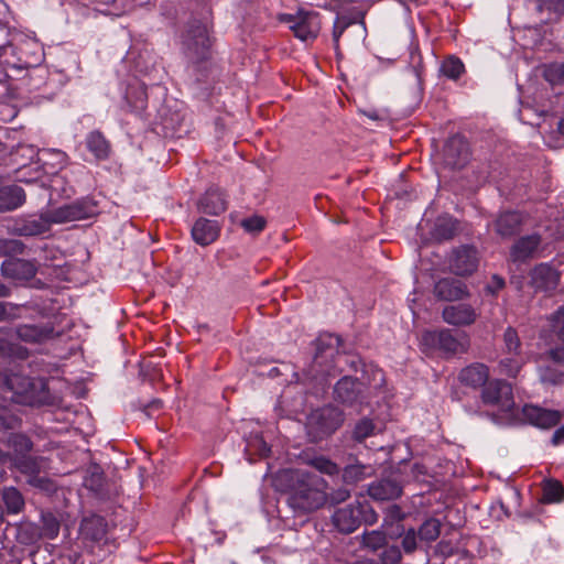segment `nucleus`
<instances>
[{
	"label": "nucleus",
	"instance_id": "1",
	"mask_svg": "<svg viewBox=\"0 0 564 564\" xmlns=\"http://www.w3.org/2000/svg\"><path fill=\"white\" fill-rule=\"evenodd\" d=\"M278 481L284 487L288 506L295 514L314 512L327 502V481L313 471L289 469L282 471Z\"/></svg>",
	"mask_w": 564,
	"mask_h": 564
},
{
	"label": "nucleus",
	"instance_id": "2",
	"mask_svg": "<svg viewBox=\"0 0 564 564\" xmlns=\"http://www.w3.org/2000/svg\"><path fill=\"white\" fill-rule=\"evenodd\" d=\"M2 443H6L8 451L2 452V465L9 464V468L24 475L26 482L40 490L51 492L54 490V482L41 473L45 468L46 458L40 455H32L33 442L23 433H9L2 435Z\"/></svg>",
	"mask_w": 564,
	"mask_h": 564
},
{
	"label": "nucleus",
	"instance_id": "3",
	"mask_svg": "<svg viewBox=\"0 0 564 564\" xmlns=\"http://www.w3.org/2000/svg\"><path fill=\"white\" fill-rule=\"evenodd\" d=\"M6 36L2 39V64L40 66L44 59L41 43L26 33L14 28L4 26Z\"/></svg>",
	"mask_w": 564,
	"mask_h": 564
},
{
	"label": "nucleus",
	"instance_id": "4",
	"mask_svg": "<svg viewBox=\"0 0 564 564\" xmlns=\"http://www.w3.org/2000/svg\"><path fill=\"white\" fill-rule=\"evenodd\" d=\"M378 521V513L371 503L362 498L356 499L343 507L335 509L332 514V523L336 530L344 534H350L361 525H372Z\"/></svg>",
	"mask_w": 564,
	"mask_h": 564
},
{
	"label": "nucleus",
	"instance_id": "5",
	"mask_svg": "<svg viewBox=\"0 0 564 564\" xmlns=\"http://www.w3.org/2000/svg\"><path fill=\"white\" fill-rule=\"evenodd\" d=\"M341 338L333 334L321 335L316 339V352L311 366L313 377L319 380L323 391L328 386L327 378L335 375V358L339 357L338 349Z\"/></svg>",
	"mask_w": 564,
	"mask_h": 564
},
{
	"label": "nucleus",
	"instance_id": "6",
	"mask_svg": "<svg viewBox=\"0 0 564 564\" xmlns=\"http://www.w3.org/2000/svg\"><path fill=\"white\" fill-rule=\"evenodd\" d=\"M345 422V413L334 404L315 409L307 416V433L318 442L333 435Z\"/></svg>",
	"mask_w": 564,
	"mask_h": 564
},
{
	"label": "nucleus",
	"instance_id": "7",
	"mask_svg": "<svg viewBox=\"0 0 564 564\" xmlns=\"http://www.w3.org/2000/svg\"><path fill=\"white\" fill-rule=\"evenodd\" d=\"M421 346L424 352H438L445 358L467 351L468 344L462 343L453 329L441 328L425 330L421 336Z\"/></svg>",
	"mask_w": 564,
	"mask_h": 564
},
{
	"label": "nucleus",
	"instance_id": "8",
	"mask_svg": "<svg viewBox=\"0 0 564 564\" xmlns=\"http://www.w3.org/2000/svg\"><path fill=\"white\" fill-rule=\"evenodd\" d=\"M182 44L186 56L194 63L207 61L210 56L208 29L200 21L193 20L187 24Z\"/></svg>",
	"mask_w": 564,
	"mask_h": 564
},
{
	"label": "nucleus",
	"instance_id": "9",
	"mask_svg": "<svg viewBox=\"0 0 564 564\" xmlns=\"http://www.w3.org/2000/svg\"><path fill=\"white\" fill-rule=\"evenodd\" d=\"M99 213L98 202L91 196L78 198L69 204L62 205L51 210V220L54 224H63L75 220L88 219Z\"/></svg>",
	"mask_w": 564,
	"mask_h": 564
},
{
	"label": "nucleus",
	"instance_id": "10",
	"mask_svg": "<svg viewBox=\"0 0 564 564\" xmlns=\"http://www.w3.org/2000/svg\"><path fill=\"white\" fill-rule=\"evenodd\" d=\"M280 20L289 24L294 36L301 41H313L321 31V14L316 11L300 10L296 14H282Z\"/></svg>",
	"mask_w": 564,
	"mask_h": 564
},
{
	"label": "nucleus",
	"instance_id": "11",
	"mask_svg": "<svg viewBox=\"0 0 564 564\" xmlns=\"http://www.w3.org/2000/svg\"><path fill=\"white\" fill-rule=\"evenodd\" d=\"M39 155V151L32 144L18 142L8 145L2 142V166L9 169L13 175L28 169V165Z\"/></svg>",
	"mask_w": 564,
	"mask_h": 564
},
{
	"label": "nucleus",
	"instance_id": "12",
	"mask_svg": "<svg viewBox=\"0 0 564 564\" xmlns=\"http://www.w3.org/2000/svg\"><path fill=\"white\" fill-rule=\"evenodd\" d=\"M79 534L84 541L98 546H117L115 540L108 538V522L99 514L93 513L84 517L80 521Z\"/></svg>",
	"mask_w": 564,
	"mask_h": 564
},
{
	"label": "nucleus",
	"instance_id": "13",
	"mask_svg": "<svg viewBox=\"0 0 564 564\" xmlns=\"http://www.w3.org/2000/svg\"><path fill=\"white\" fill-rule=\"evenodd\" d=\"M481 400L487 405H497L502 411L514 406L512 387L505 380L488 381L481 390Z\"/></svg>",
	"mask_w": 564,
	"mask_h": 564
},
{
	"label": "nucleus",
	"instance_id": "14",
	"mask_svg": "<svg viewBox=\"0 0 564 564\" xmlns=\"http://www.w3.org/2000/svg\"><path fill=\"white\" fill-rule=\"evenodd\" d=\"M51 224V212L45 216L29 219H10L2 218V227L12 231L18 236H41L50 231Z\"/></svg>",
	"mask_w": 564,
	"mask_h": 564
},
{
	"label": "nucleus",
	"instance_id": "15",
	"mask_svg": "<svg viewBox=\"0 0 564 564\" xmlns=\"http://www.w3.org/2000/svg\"><path fill=\"white\" fill-rule=\"evenodd\" d=\"M470 149L467 139L462 134L449 137L443 147V159L452 169H463L469 161Z\"/></svg>",
	"mask_w": 564,
	"mask_h": 564
},
{
	"label": "nucleus",
	"instance_id": "16",
	"mask_svg": "<svg viewBox=\"0 0 564 564\" xmlns=\"http://www.w3.org/2000/svg\"><path fill=\"white\" fill-rule=\"evenodd\" d=\"M403 492V481L399 473L382 477L368 487V495L377 501L394 500Z\"/></svg>",
	"mask_w": 564,
	"mask_h": 564
},
{
	"label": "nucleus",
	"instance_id": "17",
	"mask_svg": "<svg viewBox=\"0 0 564 564\" xmlns=\"http://www.w3.org/2000/svg\"><path fill=\"white\" fill-rule=\"evenodd\" d=\"M480 316L479 308L468 303L446 305L442 310L443 321L455 327L471 326Z\"/></svg>",
	"mask_w": 564,
	"mask_h": 564
},
{
	"label": "nucleus",
	"instance_id": "18",
	"mask_svg": "<svg viewBox=\"0 0 564 564\" xmlns=\"http://www.w3.org/2000/svg\"><path fill=\"white\" fill-rule=\"evenodd\" d=\"M479 254L477 249H453L448 258V269L459 276H468L477 271Z\"/></svg>",
	"mask_w": 564,
	"mask_h": 564
},
{
	"label": "nucleus",
	"instance_id": "19",
	"mask_svg": "<svg viewBox=\"0 0 564 564\" xmlns=\"http://www.w3.org/2000/svg\"><path fill=\"white\" fill-rule=\"evenodd\" d=\"M522 415L528 423L542 430L555 427L563 417L558 410L545 409L534 404H525L522 409Z\"/></svg>",
	"mask_w": 564,
	"mask_h": 564
},
{
	"label": "nucleus",
	"instance_id": "20",
	"mask_svg": "<svg viewBox=\"0 0 564 564\" xmlns=\"http://www.w3.org/2000/svg\"><path fill=\"white\" fill-rule=\"evenodd\" d=\"M333 398L343 405L352 406L361 402L362 384L356 378L344 376L334 386Z\"/></svg>",
	"mask_w": 564,
	"mask_h": 564
},
{
	"label": "nucleus",
	"instance_id": "21",
	"mask_svg": "<svg viewBox=\"0 0 564 564\" xmlns=\"http://www.w3.org/2000/svg\"><path fill=\"white\" fill-rule=\"evenodd\" d=\"M433 294L438 301H462L470 295L465 282L455 278H442L433 288Z\"/></svg>",
	"mask_w": 564,
	"mask_h": 564
},
{
	"label": "nucleus",
	"instance_id": "22",
	"mask_svg": "<svg viewBox=\"0 0 564 564\" xmlns=\"http://www.w3.org/2000/svg\"><path fill=\"white\" fill-rule=\"evenodd\" d=\"M31 66L2 64V86H6V94L11 99L22 97L23 85Z\"/></svg>",
	"mask_w": 564,
	"mask_h": 564
},
{
	"label": "nucleus",
	"instance_id": "23",
	"mask_svg": "<svg viewBox=\"0 0 564 564\" xmlns=\"http://www.w3.org/2000/svg\"><path fill=\"white\" fill-rule=\"evenodd\" d=\"M460 231V223L449 214H443L433 221L429 235L430 240L443 243L452 240Z\"/></svg>",
	"mask_w": 564,
	"mask_h": 564
},
{
	"label": "nucleus",
	"instance_id": "24",
	"mask_svg": "<svg viewBox=\"0 0 564 564\" xmlns=\"http://www.w3.org/2000/svg\"><path fill=\"white\" fill-rule=\"evenodd\" d=\"M197 210L202 214L218 216L226 212L228 202L218 187H209L197 200Z\"/></svg>",
	"mask_w": 564,
	"mask_h": 564
},
{
	"label": "nucleus",
	"instance_id": "25",
	"mask_svg": "<svg viewBox=\"0 0 564 564\" xmlns=\"http://www.w3.org/2000/svg\"><path fill=\"white\" fill-rule=\"evenodd\" d=\"M36 274V267L32 261L10 258L2 261V276L10 278L17 282H26Z\"/></svg>",
	"mask_w": 564,
	"mask_h": 564
},
{
	"label": "nucleus",
	"instance_id": "26",
	"mask_svg": "<svg viewBox=\"0 0 564 564\" xmlns=\"http://www.w3.org/2000/svg\"><path fill=\"white\" fill-rule=\"evenodd\" d=\"M29 392L26 391L22 398H19L21 404L40 406L54 404L55 398L48 389L47 380L45 378H33Z\"/></svg>",
	"mask_w": 564,
	"mask_h": 564
},
{
	"label": "nucleus",
	"instance_id": "27",
	"mask_svg": "<svg viewBox=\"0 0 564 564\" xmlns=\"http://www.w3.org/2000/svg\"><path fill=\"white\" fill-rule=\"evenodd\" d=\"M524 219L519 210L501 212L495 220V230L502 238H511L521 231Z\"/></svg>",
	"mask_w": 564,
	"mask_h": 564
},
{
	"label": "nucleus",
	"instance_id": "28",
	"mask_svg": "<svg viewBox=\"0 0 564 564\" xmlns=\"http://www.w3.org/2000/svg\"><path fill=\"white\" fill-rule=\"evenodd\" d=\"M458 380L471 389H484L489 381V368L482 362H473L459 371Z\"/></svg>",
	"mask_w": 564,
	"mask_h": 564
},
{
	"label": "nucleus",
	"instance_id": "29",
	"mask_svg": "<svg viewBox=\"0 0 564 564\" xmlns=\"http://www.w3.org/2000/svg\"><path fill=\"white\" fill-rule=\"evenodd\" d=\"M15 334L21 340L33 344H40L56 336L52 323L19 325L15 328Z\"/></svg>",
	"mask_w": 564,
	"mask_h": 564
},
{
	"label": "nucleus",
	"instance_id": "30",
	"mask_svg": "<svg viewBox=\"0 0 564 564\" xmlns=\"http://www.w3.org/2000/svg\"><path fill=\"white\" fill-rule=\"evenodd\" d=\"M219 234V223L204 217L198 218L192 227V237L194 241L203 247L215 242Z\"/></svg>",
	"mask_w": 564,
	"mask_h": 564
},
{
	"label": "nucleus",
	"instance_id": "31",
	"mask_svg": "<svg viewBox=\"0 0 564 564\" xmlns=\"http://www.w3.org/2000/svg\"><path fill=\"white\" fill-rule=\"evenodd\" d=\"M531 285L536 291H552L556 289L560 275L549 264L541 263L531 271Z\"/></svg>",
	"mask_w": 564,
	"mask_h": 564
},
{
	"label": "nucleus",
	"instance_id": "32",
	"mask_svg": "<svg viewBox=\"0 0 564 564\" xmlns=\"http://www.w3.org/2000/svg\"><path fill=\"white\" fill-rule=\"evenodd\" d=\"M124 99L129 111L141 113L148 106V94L144 84H130L127 87Z\"/></svg>",
	"mask_w": 564,
	"mask_h": 564
},
{
	"label": "nucleus",
	"instance_id": "33",
	"mask_svg": "<svg viewBox=\"0 0 564 564\" xmlns=\"http://www.w3.org/2000/svg\"><path fill=\"white\" fill-rule=\"evenodd\" d=\"M85 144L87 150L98 161L107 160L110 155V142L99 130H94L89 132L86 135Z\"/></svg>",
	"mask_w": 564,
	"mask_h": 564
},
{
	"label": "nucleus",
	"instance_id": "34",
	"mask_svg": "<svg viewBox=\"0 0 564 564\" xmlns=\"http://www.w3.org/2000/svg\"><path fill=\"white\" fill-rule=\"evenodd\" d=\"M32 377L12 375L4 376L2 373V390L8 389L13 393L12 400L17 403L19 402V398H22L25 392H29L32 384Z\"/></svg>",
	"mask_w": 564,
	"mask_h": 564
},
{
	"label": "nucleus",
	"instance_id": "35",
	"mask_svg": "<svg viewBox=\"0 0 564 564\" xmlns=\"http://www.w3.org/2000/svg\"><path fill=\"white\" fill-rule=\"evenodd\" d=\"M26 199L24 189L17 185H2V212L21 207Z\"/></svg>",
	"mask_w": 564,
	"mask_h": 564
},
{
	"label": "nucleus",
	"instance_id": "36",
	"mask_svg": "<svg viewBox=\"0 0 564 564\" xmlns=\"http://www.w3.org/2000/svg\"><path fill=\"white\" fill-rule=\"evenodd\" d=\"M542 503L553 505L564 501V486L555 478H547L542 481Z\"/></svg>",
	"mask_w": 564,
	"mask_h": 564
},
{
	"label": "nucleus",
	"instance_id": "37",
	"mask_svg": "<svg viewBox=\"0 0 564 564\" xmlns=\"http://www.w3.org/2000/svg\"><path fill=\"white\" fill-rule=\"evenodd\" d=\"M46 76L47 70L45 68L39 66L30 67L29 75H26L24 82L20 83L23 85L22 97H20V99H25L28 98V94L40 90L45 84Z\"/></svg>",
	"mask_w": 564,
	"mask_h": 564
},
{
	"label": "nucleus",
	"instance_id": "38",
	"mask_svg": "<svg viewBox=\"0 0 564 564\" xmlns=\"http://www.w3.org/2000/svg\"><path fill=\"white\" fill-rule=\"evenodd\" d=\"M43 159H39V161L30 163L28 165V169H25L23 172L19 171L14 174V181L25 184H32V183H41V186H44V174L45 171L43 166L40 165V162H42Z\"/></svg>",
	"mask_w": 564,
	"mask_h": 564
},
{
	"label": "nucleus",
	"instance_id": "39",
	"mask_svg": "<svg viewBox=\"0 0 564 564\" xmlns=\"http://www.w3.org/2000/svg\"><path fill=\"white\" fill-rule=\"evenodd\" d=\"M371 470V466L357 462L355 464L347 465L343 469L341 478L346 485H356L370 476Z\"/></svg>",
	"mask_w": 564,
	"mask_h": 564
},
{
	"label": "nucleus",
	"instance_id": "40",
	"mask_svg": "<svg viewBox=\"0 0 564 564\" xmlns=\"http://www.w3.org/2000/svg\"><path fill=\"white\" fill-rule=\"evenodd\" d=\"M2 502L7 512L12 514L21 512L25 505L22 494L14 487L2 489Z\"/></svg>",
	"mask_w": 564,
	"mask_h": 564
},
{
	"label": "nucleus",
	"instance_id": "41",
	"mask_svg": "<svg viewBox=\"0 0 564 564\" xmlns=\"http://www.w3.org/2000/svg\"><path fill=\"white\" fill-rule=\"evenodd\" d=\"M39 528L42 539L53 540L59 533L61 522L54 513L42 512Z\"/></svg>",
	"mask_w": 564,
	"mask_h": 564
},
{
	"label": "nucleus",
	"instance_id": "42",
	"mask_svg": "<svg viewBox=\"0 0 564 564\" xmlns=\"http://www.w3.org/2000/svg\"><path fill=\"white\" fill-rule=\"evenodd\" d=\"M551 230V227H547L545 234L542 235L539 231L533 232L532 235H528L521 237L518 243L513 247H547L549 246V237H553L555 241L560 240L562 235L560 232L546 235V231Z\"/></svg>",
	"mask_w": 564,
	"mask_h": 564
},
{
	"label": "nucleus",
	"instance_id": "43",
	"mask_svg": "<svg viewBox=\"0 0 564 564\" xmlns=\"http://www.w3.org/2000/svg\"><path fill=\"white\" fill-rule=\"evenodd\" d=\"M442 524L438 519L430 518L425 520L419 528L416 534L420 542L430 544L434 542L441 534Z\"/></svg>",
	"mask_w": 564,
	"mask_h": 564
},
{
	"label": "nucleus",
	"instance_id": "44",
	"mask_svg": "<svg viewBox=\"0 0 564 564\" xmlns=\"http://www.w3.org/2000/svg\"><path fill=\"white\" fill-rule=\"evenodd\" d=\"M441 73L452 80H457L465 73V65L457 56L446 57L441 65Z\"/></svg>",
	"mask_w": 564,
	"mask_h": 564
},
{
	"label": "nucleus",
	"instance_id": "45",
	"mask_svg": "<svg viewBox=\"0 0 564 564\" xmlns=\"http://www.w3.org/2000/svg\"><path fill=\"white\" fill-rule=\"evenodd\" d=\"M411 70L416 79V84L419 88L422 90L423 85V76H424V64L423 57L421 55L420 48L417 44L410 45V61H409Z\"/></svg>",
	"mask_w": 564,
	"mask_h": 564
},
{
	"label": "nucleus",
	"instance_id": "46",
	"mask_svg": "<svg viewBox=\"0 0 564 564\" xmlns=\"http://www.w3.org/2000/svg\"><path fill=\"white\" fill-rule=\"evenodd\" d=\"M376 424L369 417H361L356 422L351 431V438L357 443H362L366 438L375 434Z\"/></svg>",
	"mask_w": 564,
	"mask_h": 564
},
{
	"label": "nucleus",
	"instance_id": "47",
	"mask_svg": "<svg viewBox=\"0 0 564 564\" xmlns=\"http://www.w3.org/2000/svg\"><path fill=\"white\" fill-rule=\"evenodd\" d=\"M354 23L355 22L346 15H337L334 21L332 35H333V45H334V50H335L337 57L341 56V52H340V47H339V40H340L341 35L344 34V32Z\"/></svg>",
	"mask_w": 564,
	"mask_h": 564
},
{
	"label": "nucleus",
	"instance_id": "48",
	"mask_svg": "<svg viewBox=\"0 0 564 564\" xmlns=\"http://www.w3.org/2000/svg\"><path fill=\"white\" fill-rule=\"evenodd\" d=\"M362 544L365 547L377 554L388 544L387 535L384 532L379 530H373L370 532L366 531L362 535Z\"/></svg>",
	"mask_w": 564,
	"mask_h": 564
},
{
	"label": "nucleus",
	"instance_id": "49",
	"mask_svg": "<svg viewBox=\"0 0 564 564\" xmlns=\"http://www.w3.org/2000/svg\"><path fill=\"white\" fill-rule=\"evenodd\" d=\"M18 539L23 544H33L37 542L41 536L39 525L34 523H24L18 528Z\"/></svg>",
	"mask_w": 564,
	"mask_h": 564
},
{
	"label": "nucleus",
	"instance_id": "50",
	"mask_svg": "<svg viewBox=\"0 0 564 564\" xmlns=\"http://www.w3.org/2000/svg\"><path fill=\"white\" fill-rule=\"evenodd\" d=\"M539 376L543 383L558 386L563 382L564 372L554 366L547 365L540 367Z\"/></svg>",
	"mask_w": 564,
	"mask_h": 564
},
{
	"label": "nucleus",
	"instance_id": "51",
	"mask_svg": "<svg viewBox=\"0 0 564 564\" xmlns=\"http://www.w3.org/2000/svg\"><path fill=\"white\" fill-rule=\"evenodd\" d=\"M380 564H399L402 558L401 550L395 544H387L377 553Z\"/></svg>",
	"mask_w": 564,
	"mask_h": 564
},
{
	"label": "nucleus",
	"instance_id": "52",
	"mask_svg": "<svg viewBox=\"0 0 564 564\" xmlns=\"http://www.w3.org/2000/svg\"><path fill=\"white\" fill-rule=\"evenodd\" d=\"M311 465L321 474L334 476L339 474L340 469L336 463L325 456H317L311 460Z\"/></svg>",
	"mask_w": 564,
	"mask_h": 564
},
{
	"label": "nucleus",
	"instance_id": "53",
	"mask_svg": "<svg viewBox=\"0 0 564 564\" xmlns=\"http://www.w3.org/2000/svg\"><path fill=\"white\" fill-rule=\"evenodd\" d=\"M506 285L507 283L503 276L492 274L484 286V294L496 300Z\"/></svg>",
	"mask_w": 564,
	"mask_h": 564
},
{
	"label": "nucleus",
	"instance_id": "54",
	"mask_svg": "<svg viewBox=\"0 0 564 564\" xmlns=\"http://www.w3.org/2000/svg\"><path fill=\"white\" fill-rule=\"evenodd\" d=\"M505 349L508 354L519 355L521 341L517 330L513 327H508L503 334Z\"/></svg>",
	"mask_w": 564,
	"mask_h": 564
},
{
	"label": "nucleus",
	"instance_id": "55",
	"mask_svg": "<svg viewBox=\"0 0 564 564\" xmlns=\"http://www.w3.org/2000/svg\"><path fill=\"white\" fill-rule=\"evenodd\" d=\"M545 79L552 84L564 83V63H554L546 67Z\"/></svg>",
	"mask_w": 564,
	"mask_h": 564
},
{
	"label": "nucleus",
	"instance_id": "56",
	"mask_svg": "<svg viewBox=\"0 0 564 564\" xmlns=\"http://www.w3.org/2000/svg\"><path fill=\"white\" fill-rule=\"evenodd\" d=\"M242 228L250 234H258L265 227V219L262 216H251L241 221Z\"/></svg>",
	"mask_w": 564,
	"mask_h": 564
},
{
	"label": "nucleus",
	"instance_id": "57",
	"mask_svg": "<svg viewBox=\"0 0 564 564\" xmlns=\"http://www.w3.org/2000/svg\"><path fill=\"white\" fill-rule=\"evenodd\" d=\"M419 536L414 529H409L402 536V547L405 553H412L417 549Z\"/></svg>",
	"mask_w": 564,
	"mask_h": 564
},
{
	"label": "nucleus",
	"instance_id": "58",
	"mask_svg": "<svg viewBox=\"0 0 564 564\" xmlns=\"http://www.w3.org/2000/svg\"><path fill=\"white\" fill-rule=\"evenodd\" d=\"M338 360L344 359L345 364L348 366V368L354 372H365L366 371V364L358 355H347V356H340L337 357Z\"/></svg>",
	"mask_w": 564,
	"mask_h": 564
},
{
	"label": "nucleus",
	"instance_id": "59",
	"mask_svg": "<svg viewBox=\"0 0 564 564\" xmlns=\"http://www.w3.org/2000/svg\"><path fill=\"white\" fill-rule=\"evenodd\" d=\"M42 154L53 156V159H54V162L52 163L53 167L63 169L66 165L67 154L62 150H57V149L44 150L42 152Z\"/></svg>",
	"mask_w": 564,
	"mask_h": 564
},
{
	"label": "nucleus",
	"instance_id": "60",
	"mask_svg": "<svg viewBox=\"0 0 564 564\" xmlns=\"http://www.w3.org/2000/svg\"><path fill=\"white\" fill-rule=\"evenodd\" d=\"M25 308L23 306H14L11 303L2 302V321L7 318H18Z\"/></svg>",
	"mask_w": 564,
	"mask_h": 564
},
{
	"label": "nucleus",
	"instance_id": "61",
	"mask_svg": "<svg viewBox=\"0 0 564 564\" xmlns=\"http://www.w3.org/2000/svg\"><path fill=\"white\" fill-rule=\"evenodd\" d=\"M500 365L503 369V371L509 376V377H516L519 371H520V364L519 361L514 360V359H511V358H506V359H502L500 361Z\"/></svg>",
	"mask_w": 564,
	"mask_h": 564
},
{
	"label": "nucleus",
	"instance_id": "62",
	"mask_svg": "<svg viewBox=\"0 0 564 564\" xmlns=\"http://www.w3.org/2000/svg\"><path fill=\"white\" fill-rule=\"evenodd\" d=\"M551 322L552 327L558 337L560 330H562V327H564V305L556 310V312L552 315Z\"/></svg>",
	"mask_w": 564,
	"mask_h": 564
},
{
	"label": "nucleus",
	"instance_id": "63",
	"mask_svg": "<svg viewBox=\"0 0 564 564\" xmlns=\"http://www.w3.org/2000/svg\"><path fill=\"white\" fill-rule=\"evenodd\" d=\"M405 518V513L398 505H392L387 509V519L391 522H399Z\"/></svg>",
	"mask_w": 564,
	"mask_h": 564
},
{
	"label": "nucleus",
	"instance_id": "64",
	"mask_svg": "<svg viewBox=\"0 0 564 564\" xmlns=\"http://www.w3.org/2000/svg\"><path fill=\"white\" fill-rule=\"evenodd\" d=\"M546 355L555 364L564 365V344L549 349Z\"/></svg>",
	"mask_w": 564,
	"mask_h": 564
}]
</instances>
